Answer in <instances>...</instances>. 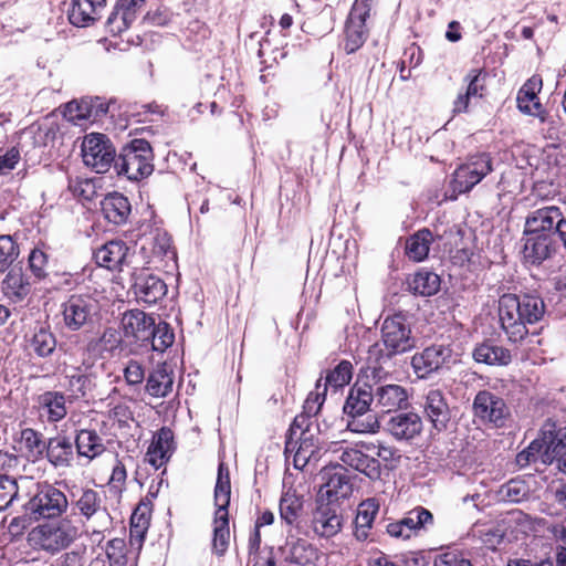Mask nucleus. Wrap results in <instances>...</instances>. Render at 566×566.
<instances>
[{
	"instance_id": "28",
	"label": "nucleus",
	"mask_w": 566,
	"mask_h": 566,
	"mask_svg": "<svg viewBox=\"0 0 566 566\" xmlns=\"http://www.w3.org/2000/svg\"><path fill=\"white\" fill-rule=\"evenodd\" d=\"M135 295L139 302L151 305L167 294L166 283L156 275H140L135 284Z\"/></svg>"
},
{
	"instance_id": "48",
	"label": "nucleus",
	"mask_w": 566,
	"mask_h": 566,
	"mask_svg": "<svg viewBox=\"0 0 566 566\" xmlns=\"http://www.w3.org/2000/svg\"><path fill=\"white\" fill-rule=\"evenodd\" d=\"M546 455V442L544 441V428L542 429L541 439H536L531 444L517 453L516 463L520 467H526L531 463H542L544 464V460Z\"/></svg>"
},
{
	"instance_id": "6",
	"label": "nucleus",
	"mask_w": 566,
	"mask_h": 566,
	"mask_svg": "<svg viewBox=\"0 0 566 566\" xmlns=\"http://www.w3.org/2000/svg\"><path fill=\"white\" fill-rule=\"evenodd\" d=\"M78 536V527L67 517L38 525L29 533V542L39 549L56 554Z\"/></svg>"
},
{
	"instance_id": "46",
	"label": "nucleus",
	"mask_w": 566,
	"mask_h": 566,
	"mask_svg": "<svg viewBox=\"0 0 566 566\" xmlns=\"http://www.w3.org/2000/svg\"><path fill=\"white\" fill-rule=\"evenodd\" d=\"M353 377V365L348 360H342L333 370L328 371L325 377L323 390L326 392L328 388L335 391L348 385Z\"/></svg>"
},
{
	"instance_id": "42",
	"label": "nucleus",
	"mask_w": 566,
	"mask_h": 566,
	"mask_svg": "<svg viewBox=\"0 0 566 566\" xmlns=\"http://www.w3.org/2000/svg\"><path fill=\"white\" fill-rule=\"evenodd\" d=\"M77 454L94 459L104 452L102 438L93 430H81L75 439Z\"/></svg>"
},
{
	"instance_id": "2",
	"label": "nucleus",
	"mask_w": 566,
	"mask_h": 566,
	"mask_svg": "<svg viewBox=\"0 0 566 566\" xmlns=\"http://www.w3.org/2000/svg\"><path fill=\"white\" fill-rule=\"evenodd\" d=\"M153 159V149L146 139H133L118 156L108 144V168L113 165L117 175H124L128 180L139 181L149 177L154 171Z\"/></svg>"
},
{
	"instance_id": "27",
	"label": "nucleus",
	"mask_w": 566,
	"mask_h": 566,
	"mask_svg": "<svg viewBox=\"0 0 566 566\" xmlns=\"http://www.w3.org/2000/svg\"><path fill=\"white\" fill-rule=\"evenodd\" d=\"M94 310L95 305L91 300L71 296L63 308L65 325L72 331L81 328L92 318Z\"/></svg>"
},
{
	"instance_id": "21",
	"label": "nucleus",
	"mask_w": 566,
	"mask_h": 566,
	"mask_svg": "<svg viewBox=\"0 0 566 566\" xmlns=\"http://www.w3.org/2000/svg\"><path fill=\"white\" fill-rule=\"evenodd\" d=\"M319 441L315 433L302 432L293 438H286L285 453H293L296 469H303L311 459L319 454Z\"/></svg>"
},
{
	"instance_id": "43",
	"label": "nucleus",
	"mask_w": 566,
	"mask_h": 566,
	"mask_svg": "<svg viewBox=\"0 0 566 566\" xmlns=\"http://www.w3.org/2000/svg\"><path fill=\"white\" fill-rule=\"evenodd\" d=\"M132 211L130 202L119 192H108V222L125 224Z\"/></svg>"
},
{
	"instance_id": "38",
	"label": "nucleus",
	"mask_w": 566,
	"mask_h": 566,
	"mask_svg": "<svg viewBox=\"0 0 566 566\" xmlns=\"http://www.w3.org/2000/svg\"><path fill=\"white\" fill-rule=\"evenodd\" d=\"M146 0H118L114 11L108 15V27L113 33H120L134 19V8Z\"/></svg>"
},
{
	"instance_id": "4",
	"label": "nucleus",
	"mask_w": 566,
	"mask_h": 566,
	"mask_svg": "<svg viewBox=\"0 0 566 566\" xmlns=\"http://www.w3.org/2000/svg\"><path fill=\"white\" fill-rule=\"evenodd\" d=\"M374 403L371 385L355 384L348 392L343 410L350 419L347 422V429L355 433H377L380 428L378 418L370 411Z\"/></svg>"
},
{
	"instance_id": "57",
	"label": "nucleus",
	"mask_w": 566,
	"mask_h": 566,
	"mask_svg": "<svg viewBox=\"0 0 566 566\" xmlns=\"http://www.w3.org/2000/svg\"><path fill=\"white\" fill-rule=\"evenodd\" d=\"M76 505L84 516L91 517L99 509L101 499L95 491L85 490L78 499Z\"/></svg>"
},
{
	"instance_id": "20",
	"label": "nucleus",
	"mask_w": 566,
	"mask_h": 566,
	"mask_svg": "<svg viewBox=\"0 0 566 566\" xmlns=\"http://www.w3.org/2000/svg\"><path fill=\"white\" fill-rule=\"evenodd\" d=\"M106 114V107L102 97H83L80 101L69 102L63 111V116L69 122L81 125L83 120H97Z\"/></svg>"
},
{
	"instance_id": "26",
	"label": "nucleus",
	"mask_w": 566,
	"mask_h": 566,
	"mask_svg": "<svg viewBox=\"0 0 566 566\" xmlns=\"http://www.w3.org/2000/svg\"><path fill=\"white\" fill-rule=\"evenodd\" d=\"M27 349L38 357L45 358L53 354L56 347V338L50 325L38 323L25 335Z\"/></svg>"
},
{
	"instance_id": "17",
	"label": "nucleus",
	"mask_w": 566,
	"mask_h": 566,
	"mask_svg": "<svg viewBox=\"0 0 566 566\" xmlns=\"http://www.w3.org/2000/svg\"><path fill=\"white\" fill-rule=\"evenodd\" d=\"M522 240L524 242L522 254L527 264L541 265L557 252V239L553 235L524 231Z\"/></svg>"
},
{
	"instance_id": "34",
	"label": "nucleus",
	"mask_w": 566,
	"mask_h": 566,
	"mask_svg": "<svg viewBox=\"0 0 566 566\" xmlns=\"http://www.w3.org/2000/svg\"><path fill=\"white\" fill-rule=\"evenodd\" d=\"M105 0H73L67 10L69 21L78 28L87 27L96 18L97 7Z\"/></svg>"
},
{
	"instance_id": "62",
	"label": "nucleus",
	"mask_w": 566,
	"mask_h": 566,
	"mask_svg": "<svg viewBox=\"0 0 566 566\" xmlns=\"http://www.w3.org/2000/svg\"><path fill=\"white\" fill-rule=\"evenodd\" d=\"M249 563L252 566H276L273 548L263 547L262 552L250 555Z\"/></svg>"
},
{
	"instance_id": "19",
	"label": "nucleus",
	"mask_w": 566,
	"mask_h": 566,
	"mask_svg": "<svg viewBox=\"0 0 566 566\" xmlns=\"http://www.w3.org/2000/svg\"><path fill=\"white\" fill-rule=\"evenodd\" d=\"M544 441L546 442L544 465L556 462L558 471L566 475V427L556 428L555 423H545Z\"/></svg>"
},
{
	"instance_id": "56",
	"label": "nucleus",
	"mask_w": 566,
	"mask_h": 566,
	"mask_svg": "<svg viewBox=\"0 0 566 566\" xmlns=\"http://www.w3.org/2000/svg\"><path fill=\"white\" fill-rule=\"evenodd\" d=\"M433 566H472V563L464 553L454 549L436 556Z\"/></svg>"
},
{
	"instance_id": "59",
	"label": "nucleus",
	"mask_w": 566,
	"mask_h": 566,
	"mask_svg": "<svg viewBox=\"0 0 566 566\" xmlns=\"http://www.w3.org/2000/svg\"><path fill=\"white\" fill-rule=\"evenodd\" d=\"M103 180V177H96L86 180L84 182V188L82 189L83 193H86V199L96 201V203L99 205L102 209L106 202V195L102 191H97L96 187L98 186L102 190Z\"/></svg>"
},
{
	"instance_id": "47",
	"label": "nucleus",
	"mask_w": 566,
	"mask_h": 566,
	"mask_svg": "<svg viewBox=\"0 0 566 566\" xmlns=\"http://www.w3.org/2000/svg\"><path fill=\"white\" fill-rule=\"evenodd\" d=\"M516 101L517 107L522 113L536 116L542 123L547 120V114L543 109L536 93H528L526 88H521Z\"/></svg>"
},
{
	"instance_id": "25",
	"label": "nucleus",
	"mask_w": 566,
	"mask_h": 566,
	"mask_svg": "<svg viewBox=\"0 0 566 566\" xmlns=\"http://www.w3.org/2000/svg\"><path fill=\"white\" fill-rule=\"evenodd\" d=\"M82 157L96 174L106 172V142L103 134H90L82 143Z\"/></svg>"
},
{
	"instance_id": "50",
	"label": "nucleus",
	"mask_w": 566,
	"mask_h": 566,
	"mask_svg": "<svg viewBox=\"0 0 566 566\" xmlns=\"http://www.w3.org/2000/svg\"><path fill=\"white\" fill-rule=\"evenodd\" d=\"M128 248L120 240H108V271L123 273V265L126 263Z\"/></svg>"
},
{
	"instance_id": "55",
	"label": "nucleus",
	"mask_w": 566,
	"mask_h": 566,
	"mask_svg": "<svg viewBox=\"0 0 566 566\" xmlns=\"http://www.w3.org/2000/svg\"><path fill=\"white\" fill-rule=\"evenodd\" d=\"M17 480L7 474L0 475V511L6 510L18 497Z\"/></svg>"
},
{
	"instance_id": "61",
	"label": "nucleus",
	"mask_w": 566,
	"mask_h": 566,
	"mask_svg": "<svg viewBox=\"0 0 566 566\" xmlns=\"http://www.w3.org/2000/svg\"><path fill=\"white\" fill-rule=\"evenodd\" d=\"M312 418L304 413L297 415L290 426L286 438H293L302 432L314 433L312 430Z\"/></svg>"
},
{
	"instance_id": "5",
	"label": "nucleus",
	"mask_w": 566,
	"mask_h": 566,
	"mask_svg": "<svg viewBox=\"0 0 566 566\" xmlns=\"http://www.w3.org/2000/svg\"><path fill=\"white\" fill-rule=\"evenodd\" d=\"M231 484L229 469L223 462L219 463L214 486V527L212 549L217 555H223L230 539L228 506L230 504Z\"/></svg>"
},
{
	"instance_id": "49",
	"label": "nucleus",
	"mask_w": 566,
	"mask_h": 566,
	"mask_svg": "<svg viewBox=\"0 0 566 566\" xmlns=\"http://www.w3.org/2000/svg\"><path fill=\"white\" fill-rule=\"evenodd\" d=\"M149 340L151 348L156 352H165L175 340V334L166 322L151 325L149 329Z\"/></svg>"
},
{
	"instance_id": "39",
	"label": "nucleus",
	"mask_w": 566,
	"mask_h": 566,
	"mask_svg": "<svg viewBox=\"0 0 566 566\" xmlns=\"http://www.w3.org/2000/svg\"><path fill=\"white\" fill-rule=\"evenodd\" d=\"M174 385V377L166 364L159 365L147 378L146 390L153 397H166Z\"/></svg>"
},
{
	"instance_id": "29",
	"label": "nucleus",
	"mask_w": 566,
	"mask_h": 566,
	"mask_svg": "<svg viewBox=\"0 0 566 566\" xmlns=\"http://www.w3.org/2000/svg\"><path fill=\"white\" fill-rule=\"evenodd\" d=\"M44 454L56 469L71 467L74 460L73 444L66 437L50 438Z\"/></svg>"
},
{
	"instance_id": "12",
	"label": "nucleus",
	"mask_w": 566,
	"mask_h": 566,
	"mask_svg": "<svg viewBox=\"0 0 566 566\" xmlns=\"http://www.w3.org/2000/svg\"><path fill=\"white\" fill-rule=\"evenodd\" d=\"M452 364V348L449 345L433 344L411 358V366L418 378L426 379Z\"/></svg>"
},
{
	"instance_id": "3",
	"label": "nucleus",
	"mask_w": 566,
	"mask_h": 566,
	"mask_svg": "<svg viewBox=\"0 0 566 566\" xmlns=\"http://www.w3.org/2000/svg\"><path fill=\"white\" fill-rule=\"evenodd\" d=\"M381 343L375 344L369 354L378 360H389L416 347L410 324L401 314L386 317L381 324Z\"/></svg>"
},
{
	"instance_id": "9",
	"label": "nucleus",
	"mask_w": 566,
	"mask_h": 566,
	"mask_svg": "<svg viewBox=\"0 0 566 566\" xmlns=\"http://www.w3.org/2000/svg\"><path fill=\"white\" fill-rule=\"evenodd\" d=\"M371 0H356L344 28V50L352 54L359 50L368 38L366 20L370 15Z\"/></svg>"
},
{
	"instance_id": "32",
	"label": "nucleus",
	"mask_w": 566,
	"mask_h": 566,
	"mask_svg": "<svg viewBox=\"0 0 566 566\" xmlns=\"http://www.w3.org/2000/svg\"><path fill=\"white\" fill-rule=\"evenodd\" d=\"M378 511L379 503L374 497L367 499L358 505L354 532L358 541L363 542L368 538L369 530L371 528Z\"/></svg>"
},
{
	"instance_id": "24",
	"label": "nucleus",
	"mask_w": 566,
	"mask_h": 566,
	"mask_svg": "<svg viewBox=\"0 0 566 566\" xmlns=\"http://www.w3.org/2000/svg\"><path fill=\"white\" fill-rule=\"evenodd\" d=\"M174 451V432L171 429L163 427L154 434L146 453V460L155 469H159L168 462Z\"/></svg>"
},
{
	"instance_id": "10",
	"label": "nucleus",
	"mask_w": 566,
	"mask_h": 566,
	"mask_svg": "<svg viewBox=\"0 0 566 566\" xmlns=\"http://www.w3.org/2000/svg\"><path fill=\"white\" fill-rule=\"evenodd\" d=\"M566 227V216L560 207L544 205L527 213L525 217V232L553 235L556 238Z\"/></svg>"
},
{
	"instance_id": "41",
	"label": "nucleus",
	"mask_w": 566,
	"mask_h": 566,
	"mask_svg": "<svg viewBox=\"0 0 566 566\" xmlns=\"http://www.w3.org/2000/svg\"><path fill=\"white\" fill-rule=\"evenodd\" d=\"M303 511V496L294 490L284 492L280 500V516L289 525H294Z\"/></svg>"
},
{
	"instance_id": "37",
	"label": "nucleus",
	"mask_w": 566,
	"mask_h": 566,
	"mask_svg": "<svg viewBox=\"0 0 566 566\" xmlns=\"http://www.w3.org/2000/svg\"><path fill=\"white\" fill-rule=\"evenodd\" d=\"M433 242V234L429 229H421L410 235L406 241V254L415 261H423L429 253L430 245Z\"/></svg>"
},
{
	"instance_id": "1",
	"label": "nucleus",
	"mask_w": 566,
	"mask_h": 566,
	"mask_svg": "<svg viewBox=\"0 0 566 566\" xmlns=\"http://www.w3.org/2000/svg\"><path fill=\"white\" fill-rule=\"evenodd\" d=\"M544 300L535 294H504L499 300L501 328L511 343H520L528 335L527 325L543 319Z\"/></svg>"
},
{
	"instance_id": "44",
	"label": "nucleus",
	"mask_w": 566,
	"mask_h": 566,
	"mask_svg": "<svg viewBox=\"0 0 566 566\" xmlns=\"http://www.w3.org/2000/svg\"><path fill=\"white\" fill-rule=\"evenodd\" d=\"M2 291L13 301H22L30 293V283L20 271H10L2 282Z\"/></svg>"
},
{
	"instance_id": "22",
	"label": "nucleus",
	"mask_w": 566,
	"mask_h": 566,
	"mask_svg": "<svg viewBox=\"0 0 566 566\" xmlns=\"http://www.w3.org/2000/svg\"><path fill=\"white\" fill-rule=\"evenodd\" d=\"M422 419L416 412L396 413L386 423L387 431L398 441H411L422 432Z\"/></svg>"
},
{
	"instance_id": "31",
	"label": "nucleus",
	"mask_w": 566,
	"mask_h": 566,
	"mask_svg": "<svg viewBox=\"0 0 566 566\" xmlns=\"http://www.w3.org/2000/svg\"><path fill=\"white\" fill-rule=\"evenodd\" d=\"M151 501L142 500L130 516V543L140 546L149 527Z\"/></svg>"
},
{
	"instance_id": "54",
	"label": "nucleus",
	"mask_w": 566,
	"mask_h": 566,
	"mask_svg": "<svg viewBox=\"0 0 566 566\" xmlns=\"http://www.w3.org/2000/svg\"><path fill=\"white\" fill-rule=\"evenodd\" d=\"M488 74L482 69L471 70L467 75L464 81L468 82L467 93L472 98L482 97L485 92V81Z\"/></svg>"
},
{
	"instance_id": "8",
	"label": "nucleus",
	"mask_w": 566,
	"mask_h": 566,
	"mask_svg": "<svg viewBox=\"0 0 566 566\" xmlns=\"http://www.w3.org/2000/svg\"><path fill=\"white\" fill-rule=\"evenodd\" d=\"M475 421L493 428H502L510 418V408L505 400L490 390H480L472 403Z\"/></svg>"
},
{
	"instance_id": "18",
	"label": "nucleus",
	"mask_w": 566,
	"mask_h": 566,
	"mask_svg": "<svg viewBox=\"0 0 566 566\" xmlns=\"http://www.w3.org/2000/svg\"><path fill=\"white\" fill-rule=\"evenodd\" d=\"M342 526L343 517L337 505L317 500L311 520L313 532L319 537L329 538L338 534Z\"/></svg>"
},
{
	"instance_id": "11",
	"label": "nucleus",
	"mask_w": 566,
	"mask_h": 566,
	"mask_svg": "<svg viewBox=\"0 0 566 566\" xmlns=\"http://www.w3.org/2000/svg\"><path fill=\"white\" fill-rule=\"evenodd\" d=\"M380 368L373 369V387L375 409L382 413L396 412L408 406V391L398 384H385L379 375Z\"/></svg>"
},
{
	"instance_id": "60",
	"label": "nucleus",
	"mask_w": 566,
	"mask_h": 566,
	"mask_svg": "<svg viewBox=\"0 0 566 566\" xmlns=\"http://www.w3.org/2000/svg\"><path fill=\"white\" fill-rule=\"evenodd\" d=\"M126 481V469L122 462H117V464L112 470V475L108 479V485L112 484L108 491L114 492L116 496H119L123 492L124 484Z\"/></svg>"
},
{
	"instance_id": "40",
	"label": "nucleus",
	"mask_w": 566,
	"mask_h": 566,
	"mask_svg": "<svg viewBox=\"0 0 566 566\" xmlns=\"http://www.w3.org/2000/svg\"><path fill=\"white\" fill-rule=\"evenodd\" d=\"M317 557V549L312 544L304 539H297L289 546L285 558L298 566H314Z\"/></svg>"
},
{
	"instance_id": "13",
	"label": "nucleus",
	"mask_w": 566,
	"mask_h": 566,
	"mask_svg": "<svg viewBox=\"0 0 566 566\" xmlns=\"http://www.w3.org/2000/svg\"><path fill=\"white\" fill-rule=\"evenodd\" d=\"M492 170V159L489 154L483 153L470 157L467 163L459 166L453 172V190L459 193L470 191Z\"/></svg>"
},
{
	"instance_id": "51",
	"label": "nucleus",
	"mask_w": 566,
	"mask_h": 566,
	"mask_svg": "<svg viewBox=\"0 0 566 566\" xmlns=\"http://www.w3.org/2000/svg\"><path fill=\"white\" fill-rule=\"evenodd\" d=\"M19 245L11 235H0V273L6 272L18 259Z\"/></svg>"
},
{
	"instance_id": "14",
	"label": "nucleus",
	"mask_w": 566,
	"mask_h": 566,
	"mask_svg": "<svg viewBox=\"0 0 566 566\" xmlns=\"http://www.w3.org/2000/svg\"><path fill=\"white\" fill-rule=\"evenodd\" d=\"M375 449V443L360 441L355 443L353 447L344 448L339 455V460L344 465L365 474L370 480H378L381 475L379 460L364 452H373Z\"/></svg>"
},
{
	"instance_id": "30",
	"label": "nucleus",
	"mask_w": 566,
	"mask_h": 566,
	"mask_svg": "<svg viewBox=\"0 0 566 566\" xmlns=\"http://www.w3.org/2000/svg\"><path fill=\"white\" fill-rule=\"evenodd\" d=\"M472 355L476 363L489 366H507L512 361L511 352L491 340L478 344Z\"/></svg>"
},
{
	"instance_id": "7",
	"label": "nucleus",
	"mask_w": 566,
	"mask_h": 566,
	"mask_svg": "<svg viewBox=\"0 0 566 566\" xmlns=\"http://www.w3.org/2000/svg\"><path fill=\"white\" fill-rule=\"evenodd\" d=\"M65 494L49 483L36 485L31 499L24 504L25 514L33 520L53 518L67 509Z\"/></svg>"
},
{
	"instance_id": "63",
	"label": "nucleus",
	"mask_w": 566,
	"mask_h": 566,
	"mask_svg": "<svg viewBox=\"0 0 566 566\" xmlns=\"http://www.w3.org/2000/svg\"><path fill=\"white\" fill-rule=\"evenodd\" d=\"M23 460L13 453L0 451V471L15 473L19 471Z\"/></svg>"
},
{
	"instance_id": "64",
	"label": "nucleus",
	"mask_w": 566,
	"mask_h": 566,
	"mask_svg": "<svg viewBox=\"0 0 566 566\" xmlns=\"http://www.w3.org/2000/svg\"><path fill=\"white\" fill-rule=\"evenodd\" d=\"M20 160V153L17 148L9 149L0 156V176L9 174Z\"/></svg>"
},
{
	"instance_id": "35",
	"label": "nucleus",
	"mask_w": 566,
	"mask_h": 566,
	"mask_svg": "<svg viewBox=\"0 0 566 566\" xmlns=\"http://www.w3.org/2000/svg\"><path fill=\"white\" fill-rule=\"evenodd\" d=\"M353 492L349 476L344 472H335L329 475L327 482L321 490V497L326 496L328 502L334 503L340 499L348 497Z\"/></svg>"
},
{
	"instance_id": "23",
	"label": "nucleus",
	"mask_w": 566,
	"mask_h": 566,
	"mask_svg": "<svg viewBox=\"0 0 566 566\" xmlns=\"http://www.w3.org/2000/svg\"><path fill=\"white\" fill-rule=\"evenodd\" d=\"M151 325L154 319L139 310L125 311L119 323L124 337L140 343H148Z\"/></svg>"
},
{
	"instance_id": "45",
	"label": "nucleus",
	"mask_w": 566,
	"mask_h": 566,
	"mask_svg": "<svg viewBox=\"0 0 566 566\" xmlns=\"http://www.w3.org/2000/svg\"><path fill=\"white\" fill-rule=\"evenodd\" d=\"M20 443L29 458L39 460L44 455L48 441H45L42 433L27 428L21 431Z\"/></svg>"
},
{
	"instance_id": "33",
	"label": "nucleus",
	"mask_w": 566,
	"mask_h": 566,
	"mask_svg": "<svg viewBox=\"0 0 566 566\" xmlns=\"http://www.w3.org/2000/svg\"><path fill=\"white\" fill-rule=\"evenodd\" d=\"M36 402L51 422L60 421L67 413L66 397L60 391H45L38 396Z\"/></svg>"
},
{
	"instance_id": "52",
	"label": "nucleus",
	"mask_w": 566,
	"mask_h": 566,
	"mask_svg": "<svg viewBox=\"0 0 566 566\" xmlns=\"http://www.w3.org/2000/svg\"><path fill=\"white\" fill-rule=\"evenodd\" d=\"M29 269L32 275L41 281L48 276L49 255L40 248H34L29 254Z\"/></svg>"
},
{
	"instance_id": "15",
	"label": "nucleus",
	"mask_w": 566,
	"mask_h": 566,
	"mask_svg": "<svg viewBox=\"0 0 566 566\" xmlns=\"http://www.w3.org/2000/svg\"><path fill=\"white\" fill-rule=\"evenodd\" d=\"M432 524L433 515L431 512L422 506H417L409 511L402 518L388 523L386 525V533L392 538L405 541Z\"/></svg>"
},
{
	"instance_id": "36",
	"label": "nucleus",
	"mask_w": 566,
	"mask_h": 566,
	"mask_svg": "<svg viewBox=\"0 0 566 566\" xmlns=\"http://www.w3.org/2000/svg\"><path fill=\"white\" fill-rule=\"evenodd\" d=\"M440 284L441 280L438 274L420 270L408 280V290L420 296H431L439 292Z\"/></svg>"
},
{
	"instance_id": "16",
	"label": "nucleus",
	"mask_w": 566,
	"mask_h": 566,
	"mask_svg": "<svg viewBox=\"0 0 566 566\" xmlns=\"http://www.w3.org/2000/svg\"><path fill=\"white\" fill-rule=\"evenodd\" d=\"M426 419L437 432L448 429L452 412L448 402L447 392L439 388L429 389L423 396L422 402Z\"/></svg>"
},
{
	"instance_id": "58",
	"label": "nucleus",
	"mask_w": 566,
	"mask_h": 566,
	"mask_svg": "<svg viewBox=\"0 0 566 566\" xmlns=\"http://www.w3.org/2000/svg\"><path fill=\"white\" fill-rule=\"evenodd\" d=\"M322 378L317 380L316 382V391L315 392H310L305 402H304V406H303V412L304 415H306L307 417L312 418L314 416H316L318 413V411L321 410L323 403H324V400H325V395L326 392L323 390L322 392H319V388L322 387Z\"/></svg>"
},
{
	"instance_id": "53",
	"label": "nucleus",
	"mask_w": 566,
	"mask_h": 566,
	"mask_svg": "<svg viewBox=\"0 0 566 566\" xmlns=\"http://www.w3.org/2000/svg\"><path fill=\"white\" fill-rule=\"evenodd\" d=\"M527 492L525 482L520 480H511L500 489L501 499L512 503L521 502Z\"/></svg>"
}]
</instances>
